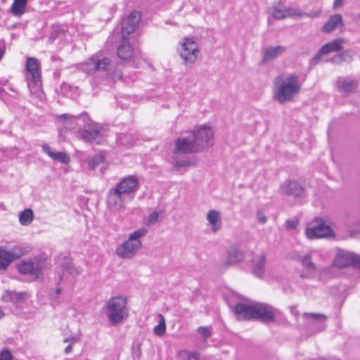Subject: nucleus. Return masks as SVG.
I'll return each instance as SVG.
<instances>
[{
	"instance_id": "a18cd8bd",
	"label": "nucleus",
	"mask_w": 360,
	"mask_h": 360,
	"mask_svg": "<svg viewBox=\"0 0 360 360\" xmlns=\"http://www.w3.org/2000/svg\"><path fill=\"white\" fill-rule=\"evenodd\" d=\"M330 62L333 63H335V64H341L343 63V61L342 60V58H340V53L334 56L331 59H330Z\"/></svg>"
},
{
	"instance_id": "f8f14e48",
	"label": "nucleus",
	"mask_w": 360,
	"mask_h": 360,
	"mask_svg": "<svg viewBox=\"0 0 360 360\" xmlns=\"http://www.w3.org/2000/svg\"><path fill=\"white\" fill-rule=\"evenodd\" d=\"M346 39L344 37L335 38L321 47L319 52L311 58V63L317 64L323 56L343 51Z\"/></svg>"
},
{
	"instance_id": "7ed1b4c3",
	"label": "nucleus",
	"mask_w": 360,
	"mask_h": 360,
	"mask_svg": "<svg viewBox=\"0 0 360 360\" xmlns=\"http://www.w3.org/2000/svg\"><path fill=\"white\" fill-rule=\"evenodd\" d=\"M190 134L181 136L176 140L173 152L174 169L179 171L181 168H188L195 165L194 160L181 158V155L198 153Z\"/></svg>"
},
{
	"instance_id": "09e8293b",
	"label": "nucleus",
	"mask_w": 360,
	"mask_h": 360,
	"mask_svg": "<svg viewBox=\"0 0 360 360\" xmlns=\"http://www.w3.org/2000/svg\"><path fill=\"white\" fill-rule=\"evenodd\" d=\"M134 355H136L138 357L141 355V347L139 345H136V348L134 347Z\"/></svg>"
},
{
	"instance_id": "dca6fc26",
	"label": "nucleus",
	"mask_w": 360,
	"mask_h": 360,
	"mask_svg": "<svg viewBox=\"0 0 360 360\" xmlns=\"http://www.w3.org/2000/svg\"><path fill=\"white\" fill-rule=\"evenodd\" d=\"M79 274V269L72 263L68 261L63 262L61 265V270L58 273L59 284L67 283L72 285Z\"/></svg>"
},
{
	"instance_id": "423d86ee",
	"label": "nucleus",
	"mask_w": 360,
	"mask_h": 360,
	"mask_svg": "<svg viewBox=\"0 0 360 360\" xmlns=\"http://www.w3.org/2000/svg\"><path fill=\"white\" fill-rule=\"evenodd\" d=\"M177 52L184 65L191 68L198 59L200 48L192 38L184 37L179 42Z\"/></svg>"
},
{
	"instance_id": "8fccbe9b",
	"label": "nucleus",
	"mask_w": 360,
	"mask_h": 360,
	"mask_svg": "<svg viewBox=\"0 0 360 360\" xmlns=\"http://www.w3.org/2000/svg\"><path fill=\"white\" fill-rule=\"evenodd\" d=\"M127 136H128V135H127V134H124V135H122V136H121V138H120V139H121V141H122V143L123 144H132V143H133V142H132V141H125V140H124L125 139H127Z\"/></svg>"
},
{
	"instance_id": "7c9ffc66",
	"label": "nucleus",
	"mask_w": 360,
	"mask_h": 360,
	"mask_svg": "<svg viewBox=\"0 0 360 360\" xmlns=\"http://www.w3.org/2000/svg\"><path fill=\"white\" fill-rule=\"evenodd\" d=\"M27 294L23 292H15L11 290H5L2 295L1 300L5 302H12L17 304L26 298Z\"/></svg>"
},
{
	"instance_id": "473e14b6",
	"label": "nucleus",
	"mask_w": 360,
	"mask_h": 360,
	"mask_svg": "<svg viewBox=\"0 0 360 360\" xmlns=\"http://www.w3.org/2000/svg\"><path fill=\"white\" fill-rule=\"evenodd\" d=\"M303 316L307 320H311L314 323L320 324V330L324 328V323L326 319L324 315L316 313H304Z\"/></svg>"
},
{
	"instance_id": "4be33fe9",
	"label": "nucleus",
	"mask_w": 360,
	"mask_h": 360,
	"mask_svg": "<svg viewBox=\"0 0 360 360\" xmlns=\"http://www.w3.org/2000/svg\"><path fill=\"white\" fill-rule=\"evenodd\" d=\"M255 303L240 302L236 304L233 311L238 320L254 319Z\"/></svg>"
},
{
	"instance_id": "a878e982",
	"label": "nucleus",
	"mask_w": 360,
	"mask_h": 360,
	"mask_svg": "<svg viewBox=\"0 0 360 360\" xmlns=\"http://www.w3.org/2000/svg\"><path fill=\"white\" fill-rule=\"evenodd\" d=\"M252 273L257 277H262L265 271V265L266 263V256L265 254H261L254 257L252 259Z\"/></svg>"
},
{
	"instance_id": "b1692460",
	"label": "nucleus",
	"mask_w": 360,
	"mask_h": 360,
	"mask_svg": "<svg viewBox=\"0 0 360 360\" xmlns=\"http://www.w3.org/2000/svg\"><path fill=\"white\" fill-rule=\"evenodd\" d=\"M311 259V252L297 257V260L302 264V266L305 269V271L301 274V278H312L314 276L316 265L312 262Z\"/></svg>"
},
{
	"instance_id": "37998d69",
	"label": "nucleus",
	"mask_w": 360,
	"mask_h": 360,
	"mask_svg": "<svg viewBox=\"0 0 360 360\" xmlns=\"http://www.w3.org/2000/svg\"><path fill=\"white\" fill-rule=\"evenodd\" d=\"M300 224V221L297 219H288L285 221V226L288 230L295 229Z\"/></svg>"
},
{
	"instance_id": "de8ad7c7",
	"label": "nucleus",
	"mask_w": 360,
	"mask_h": 360,
	"mask_svg": "<svg viewBox=\"0 0 360 360\" xmlns=\"http://www.w3.org/2000/svg\"><path fill=\"white\" fill-rule=\"evenodd\" d=\"M345 0H335L333 3V8L336 9L339 7H340L344 2Z\"/></svg>"
},
{
	"instance_id": "4d7b16f0",
	"label": "nucleus",
	"mask_w": 360,
	"mask_h": 360,
	"mask_svg": "<svg viewBox=\"0 0 360 360\" xmlns=\"http://www.w3.org/2000/svg\"><path fill=\"white\" fill-rule=\"evenodd\" d=\"M1 91V89L0 88V92Z\"/></svg>"
},
{
	"instance_id": "a211bd4d",
	"label": "nucleus",
	"mask_w": 360,
	"mask_h": 360,
	"mask_svg": "<svg viewBox=\"0 0 360 360\" xmlns=\"http://www.w3.org/2000/svg\"><path fill=\"white\" fill-rule=\"evenodd\" d=\"M17 269L21 274L30 275L32 279H38L41 276L42 268L39 263L31 260H22L18 265Z\"/></svg>"
},
{
	"instance_id": "603ef678",
	"label": "nucleus",
	"mask_w": 360,
	"mask_h": 360,
	"mask_svg": "<svg viewBox=\"0 0 360 360\" xmlns=\"http://www.w3.org/2000/svg\"><path fill=\"white\" fill-rule=\"evenodd\" d=\"M4 312L0 309V319H2L4 316Z\"/></svg>"
},
{
	"instance_id": "6e6d98bb",
	"label": "nucleus",
	"mask_w": 360,
	"mask_h": 360,
	"mask_svg": "<svg viewBox=\"0 0 360 360\" xmlns=\"http://www.w3.org/2000/svg\"><path fill=\"white\" fill-rule=\"evenodd\" d=\"M1 122H2V121H1V120H0V124H1Z\"/></svg>"
},
{
	"instance_id": "39448f33",
	"label": "nucleus",
	"mask_w": 360,
	"mask_h": 360,
	"mask_svg": "<svg viewBox=\"0 0 360 360\" xmlns=\"http://www.w3.org/2000/svg\"><path fill=\"white\" fill-rule=\"evenodd\" d=\"M147 232L144 228L131 232L129 235L128 239L117 247L116 254L122 259L133 258L141 248V238H143Z\"/></svg>"
},
{
	"instance_id": "6e6552de",
	"label": "nucleus",
	"mask_w": 360,
	"mask_h": 360,
	"mask_svg": "<svg viewBox=\"0 0 360 360\" xmlns=\"http://www.w3.org/2000/svg\"><path fill=\"white\" fill-rule=\"evenodd\" d=\"M25 67L27 72V86L31 94H37L40 92L41 86L39 62L36 58L28 57Z\"/></svg>"
},
{
	"instance_id": "864d4df0",
	"label": "nucleus",
	"mask_w": 360,
	"mask_h": 360,
	"mask_svg": "<svg viewBox=\"0 0 360 360\" xmlns=\"http://www.w3.org/2000/svg\"><path fill=\"white\" fill-rule=\"evenodd\" d=\"M4 54V52L3 51L0 50V60L3 57Z\"/></svg>"
},
{
	"instance_id": "f257e3e1",
	"label": "nucleus",
	"mask_w": 360,
	"mask_h": 360,
	"mask_svg": "<svg viewBox=\"0 0 360 360\" xmlns=\"http://www.w3.org/2000/svg\"><path fill=\"white\" fill-rule=\"evenodd\" d=\"M139 188V180L135 175L123 177L106 194V207L109 212H120L132 201Z\"/></svg>"
},
{
	"instance_id": "ea45409f",
	"label": "nucleus",
	"mask_w": 360,
	"mask_h": 360,
	"mask_svg": "<svg viewBox=\"0 0 360 360\" xmlns=\"http://www.w3.org/2000/svg\"><path fill=\"white\" fill-rule=\"evenodd\" d=\"M354 51L352 49L342 51L340 53V58H342L343 63H351L354 58Z\"/></svg>"
},
{
	"instance_id": "e433bc0d",
	"label": "nucleus",
	"mask_w": 360,
	"mask_h": 360,
	"mask_svg": "<svg viewBox=\"0 0 360 360\" xmlns=\"http://www.w3.org/2000/svg\"><path fill=\"white\" fill-rule=\"evenodd\" d=\"M70 117H75L74 115L63 114L60 116L64 122L66 127L69 129H75L77 126L82 127V122H77V120L74 121L73 120L70 119Z\"/></svg>"
},
{
	"instance_id": "f3484780",
	"label": "nucleus",
	"mask_w": 360,
	"mask_h": 360,
	"mask_svg": "<svg viewBox=\"0 0 360 360\" xmlns=\"http://www.w3.org/2000/svg\"><path fill=\"white\" fill-rule=\"evenodd\" d=\"M279 191L283 195L299 198L304 196L305 189L297 181L287 179L281 185Z\"/></svg>"
},
{
	"instance_id": "f704fd0d",
	"label": "nucleus",
	"mask_w": 360,
	"mask_h": 360,
	"mask_svg": "<svg viewBox=\"0 0 360 360\" xmlns=\"http://www.w3.org/2000/svg\"><path fill=\"white\" fill-rule=\"evenodd\" d=\"M177 359L178 360H200V353L183 350L178 353Z\"/></svg>"
},
{
	"instance_id": "6ab92c4d",
	"label": "nucleus",
	"mask_w": 360,
	"mask_h": 360,
	"mask_svg": "<svg viewBox=\"0 0 360 360\" xmlns=\"http://www.w3.org/2000/svg\"><path fill=\"white\" fill-rule=\"evenodd\" d=\"M345 28L343 17L341 14L337 13L330 15L326 22L321 27V32L324 34H331L339 30L343 32Z\"/></svg>"
},
{
	"instance_id": "cd10ccee",
	"label": "nucleus",
	"mask_w": 360,
	"mask_h": 360,
	"mask_svg": "<svg viewBox=\"0 0 360 360\" xmlns=\"http://www.w3.org/2000/svg\"><path fill=\"white\" fill-rule=\"evenodd\" d=\"M336 85L340 91L346 94L353 92L357 86L356 82L351 77H339Z\"/></svg>"
},
{
	"instance_id": "412c9836",
	"label": "nucleus",
	"mask_w": 360,
	"mask_h": 360,
	"mask_svg": "<svg viewBox=\"0 0 360 360\" xmlns=\"http://www.w3.org/2000/svg\"><path fill=\"white\" fill-rule=\"evenodd\" d=\"M141 15L140 12L134 11L131 12L127 18L123 20L122 22V36L127 37L132 33L140 22Z\"/></svg>"
},
{
	"instance_id": "49530a36",
	"label": "nucleus",
	"mask_w": 360,
	"mask_h": 360,
	"mask_svg": "<svg viewBox=\"0 0 360 360\" xmlns=\"http://www.w3.org/2000/svg\"><path fill=\"white\" fill-rule=\"evenodd\" d=\"M266 217L262 212H258L257 220L261 224H264L266 221Z\"/></svg>"
},
{
	"instance_id": "9b49d317",
	"label": "nucleus",
	"mask_w": 360,
	"mask_h": 360,
	"mask_svg": "<svg viewBox=\"0 0 360 360\" xmlns=\"http://www.w3.org/2000/svg\"><path fill=\"white\" fill-rule=\"evenodd\" d=\"M191 139L199 152L208 149L213 145V131L207 125H202L190 133Z\"/></svg>"
},
{
	"instance_id": "9d476101",
	"label": "nucleus",
	"mask_w": 360,
	"mask_h": 360,
	"mask_svg": "<svg viewBox=\"0 0 360 360\" xmlns=\"http://www.w3.org/2000/svg\"><path fill=\"white\" fill-rule=\"evenodd\" d=\"M70 119L77 122H82L84 129L81 131L80 134L83 139L88 142L96 141V139L101 136V127L96 123L92 122L87 114L83 113L78 117H70Z\"/></svg>"
},
{
	"instance_id": "79ce46f5",
	"label": "nucleus",
	"mask_w": 360,
	"mask_h": 360,
	"mask_svg": "<svg viewBox=\"0 0 360 360\" xmlns=\"http://www.w3.org/2000/svg\"><path fill=\"white\" fill-rule=\"evenodd\" d=\"M159 219V213L158 212H153L147 218L146 225L152 226L156 224Z\"/></svg>"
},
{
	"instance_id": "0eeeda50",
	"label": "nucleus",
	"mask_w": 360,
	"mask_h": 360,
	"mask_svg": "<svg viewBox=\"0 0 360 360\" xmlns=\"http://www.w3.org/2000/svg\"><path fill=\"white\" fill-rule=\"evenodd\" d=\"M305 236L309 240L334 238L335 233L332 228L321 218H315L309 222L305 229Z\"/></svg>"
},
{
	"instance_id": "5fc2aeb1",
	"label": "nucleus",
	"mask_w": 360,
	"mask_h": 360,
	"mask_svg": "<svg viewBox=\"0 0 360 360\" xmlns=\"http://www.w3.org/2000/svg\"><path fill=\"white\" fill-rule=\"evenodd\" d=\"M350 233L352 236H354L356 233L354 231H350Z\"/></svg>"
},
{
	"instance_id": "c03bdc74",
	"label": "nucleus",
	"mask_w": 360,
	"mask_h": 360,
	"mask_svg": "<svg viewBox=\"0 0 360 360\" xmlns=\"http://www.w3.org/2000/svg\"><path fill=\"white\" fill-rule=\"evenodd\" d=\"M0 360H12V355L8 349H4L0 353Z\"/></svg>"
},
{
	"instance_id": "bf43d9fd",
	"label": "nucleus",
	"mask_w": 360,
	"mask_h": 360,
	"mask_svg": "<svg viewBox=\"0 0 360 360\" xmlns=\"http://www.w3.org/2000/svg\"><path fill=\"white\" fill-rule=\"evenodd\" d=\"M359 232H360V231H359Z\"/></svg>"
},
{
	"instance_id": "393cba45",
	"label": "nucleus",
	"mask_w": 360,
	"mask_h": 360,
	"mask_svg": "<svg viewBox=\"0 0 360 360\" xmlns=\"http://www.w3.org/2000/svg\"><path fill=\"white\" fill-rule=\"evenodd\" d=\"M245 259L244 252L237 246H231L227 250L226 266H233Z\"/></svg>"
},
{
	"instance_id": "2eb2a0df",
	"label": "nucleus",
	"mask_w": 360,
	"mask_h": 360,
	"mask_svg": "<svg viewBox=\"0 0 360 360\" xmlns=\"http://www.w3.org/2000/svg\"><path fill=\"white\" fill-rule=\"evenodd\" d=\"M277 310L272 306L260 302L255 303L254 319L269 323L275 321Z\"/></svg>"
},
{
	"instance_id": "c9c22d12",
	"label": "nucleus",
	"mask_w": 360,
	"mask_h": 360,
	"mask_svg": "<svg viewBox=\"0 0 360 360\" xmlns=\"http://www.w3.org/2000/svg\"><path fill=\"white\" fill-rule=\"evenodd\" d=\"M159 318V323L158 326H156L154 329L153 332L155 335L158 336H161L165 333L166 331V324H165V319L162 314H160L158 315Z\"/></svg>"
},
{
	"instance_id": "aec40b11",
	"label": "nucleus",
	"mask_w": 360,
	"mask_h": 360,
	"mask_svg": "<svg viewBox=\"0 0 360 360\" xmlns=\"http://www.w3.org/2000/svg\"><path fill=\"white\" fill-rule=\"evenodd\" d=\"M271 15L277 20H282L291 16H303L305 14L300 11L279 3L271 8Z\"/></svg>"
},
{
	"instance_id": "3c124183",
	"label": "nucleus",
	"mask_w": 360,
	"mask_h": 360,
	"mask_svg": "<svg viewBox=\"0 0 360 360\" xmlns=\"http://www.w3.org/2000/svg\"><path fill=\"white\" fill-rule=\"evenodd\" d=\"M57 296L60 295L62 292V289L60 288H57L55 291Z\"/></svg>"
},
{
	"instance_id": "5701e85b",
	"label": "nucleus",
	"mask_w": 360,
	"mask_h": 360,
	"mask_svg": "<svg viewBox=\"0 0 360 360\" xmlns=\"http://www.w3.org/2000/svg\"><path fill=\"white\" fill-rule=\"evenodd\" d=\"M286 51L285 46L278 45L276 46H268L262 49V60L261 65H265L271 61L276 60L278 57L283 54Z\"/></svg>"
},
{
	"instance_id": "13d9d810",
	"label": "nucleus",
	"mask_w": 360,
	"mask_h": 360,
	"mask_svg": "<svg viewBox=\"0 0 360 360\" xmlns=\"http://www.w3.org/2000/svg\"><path fill=\"white\" fill-rule=\"evenodd\" d=\"M359 17L360 18V14L359 15Z\"/></svg>"
},
{
	"instance_id": "c85d7f7f",
	"label": "nucleus",
	"mask_w": 360,
	"mask_h": 360,
	"mask_svg": "<svg viewBox=\"0 0 360 360\" xmlns=\"http://www.w3.org/2000/svg\"><path fill=\"white\" fill-rule=\"evenodd\" d=\"M134 54V50L131 47L127 38L122 37L121 44L117 48V56L123 60H127L131 58Z\"/></svg>"
},
{
	"instance_id": "72a5a7b5",
	"label": "nucleus",
	"mask_w": 360,
	"mask_h": 360,
	"mask_svg": "<svg viewBox=\"0 0 360 360\" xmlns=\"http://www.w3.org/2000/svg\"><path fill=\"white\" fill-rule=\"evenodd\" d=\"M33 221V212L31 209H26L19 214V221L22 226H27Z\"/></svg>"
},
{
	"instance_id": "58836bf2",
	"label": "nucleus",
	"mask_w": 360,
	"mask_h": 360,
	"mask_svg": "<svg viewBox=\"0 0 360 360\" xmlns=\"http://www.w3.org/2000/svg\"><path fill=\"white\" fill-rule=\"evenodd\" d=\"M104 162V156L103 155H96L88 160L89 167L94 169L98 165Z\"/></svg>"
},
{
	"instance_id": "bb28decb",
	"label": "nucleus",
	"mask_w": 360,
	"mask_h": 360,
	"mask_svg": "<svg viewBox=\"0 0 360 360\" xmlns=\"http://www.w3.org/2000/svg\"><path fill=\"white\" fill-rule=\"evenodd\" d=\"M206 219L211 226V230L213 233H216L221 229L222 221L219 211L214 210H210L207 213Z\"/></svg>"
},
{
	"instance_id": "c756f323",
	"label": "nucleus",
	"mask_w": 360,
	"mask_h": 360,
	"mask_svg": "<svg viewBox=\"0 0 360 360\" xmlns=\"http://www.w3.org/2000/svg\"><path fill=\"white\" fill-rule=\"evenodd\" d=\"M43 151L46 153L52 160L58 161L63 164H68L70 161V158L68 155L63 152H53L47 144H44L41 146Z\"/></svg>"
},
{
	"instance_id": "f03ea898",
	"label": "nucleus",
	"mask_w": 360,
	"mask_h": 360,
	"mask_svg": "<svg viewBox=\"0 0 360 360\" xmlns=\"http://www.w3.org/2000/svg\"><path fill=\"white\" fill-rule=\"evenodd\" d=\"M300 90L301 85L296 75H278L274 81L273 98L281 104L290 102L300 94Z\"/></svg>"
},
{
	"instance_id": "2f4dec72",
	"label": "nucleus",
	"mask_w": 360,
	"mask_h": 360,
	"mask_svg": "<svg viewBox=\"0 0 360 360\" xmlns=\"http://www.w3.org/2000/svg\"><path fill=\"white\" fill-rule=\"evenodd\" d=\"M27 3L28 0H13L11 6V12L15 16L22 15L25 13Z\"/></svg>"
},
{
	"instance_id": "4c0bfd02",
	"label": "nucleus",
	"mask_w": 360,
	"mask_h": 360,
	"mask_svg": "<svg viewBox=\"0 0 360 360\" xmlns=\"http://www.w3.org/2000/svg\"><path fill=\"white\" fill-rule=\"evenodd\" d=\"M79 341V338L77 336H69L63 340L64 343H68L65 347L64 352L66 354H69L72 351V345Z\"/></svg>"
},
{
	"instance_id": "20e7f679",
	"label": "nucleus",
	"mask_w": 360,
	"mask_h": 360,
	"mask_svg": "<svg viewBox=\"0 0 360 360\" xmlns=\"http://www.w3.org/2000/svg\"><path fill=\"white\" fill-rule=\"evenodd\" d=\"M127 304V299L122 296L112 297L105 302L103 310L112 325H117L128 318Z\"/></svg>"
},
{
	"instance_id": "4468645a",
	"label": "nucleus",
	"mask_w": 360,
	"mask_h": 360,
	"mask_svg": "<svg viewBox=\"0 0 360 360\" xmlns=\"http://www.w3.org/2000/svg\"><path fill=\"white\" fill-rule=\"evenodd\" d=\"M25 250L20 246H16L11 250L0 247V271H5L9 264L24 255Z\"/></svg>"
},
{
	"instance_id": "ddd939ff",
	"label": "nucleus",
	"mask_w": 360,
	"mask_h": 360,
	"mask_svg": "<svg viewBox=\"0 0 360 360\" xmlns=\"http://www.w3.org/2000/svg\"><path fill=\"white\" fill-rule=\"evenodd\" d=\"M333 264L338 268L360 266V255L352 252L338 249Z\"/></svg>"
},
{
	"instance_id": "a19ab883",
	"label": "nucleus",
	"mask_w": 360,
	"mask_h": 360,
	"mask_svg": "<svg viewBox=\"0 0 360 360\" xmlns=\"http://www.w3.org/2000/svg\"><path fill=\"white\" fill-rule=\"evenodd\" d=\"M198 333L202 337L203 340L205 341L211 335L212 332L209 327L200 326L198 328Z\"/></svg>"
},
{
	"instance_id": "1a4fd4ad",
	"label": "nucleus",
	"mask_w": 360,
	"mask_h": 360,
	"mask_svg": "<svg viewBox=\"0 0 360 360\" xmlns=\"http://www.w3.org/2000/svg\"><path fill=\"white\" fill-rule=\"evenodd\" d=\"M80 70L88 75H93L96 72H103L107 75H110L113 70V65L110 58L94 55L80 65Z\"/></svg>"
}]
</instances>
